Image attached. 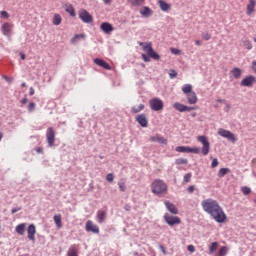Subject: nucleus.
Masks as SVG:
<instances>
[{
    "label": "nucleus",
    "instance_id": "1",
    "mask_svg": "<svg viewBox=\"0 0 256 256\" xmlns=\"http://www.w3.org/2000/svg\"><path fill=\"white\" fill-rule=\"evenodd\" d=\"M201 206L203 211L210 215L216 223H225L227 215L217 200L212 198L205 199L201 202Z\"/></svg>",
    "mask_w": 256,
    "mask_h": 256
},
{
    "label": "nucleus",
    "instance_id": "2",
    "mask_svg": "<svg viewBox=\"0 0 256 256\" xmlns=\"http://www.w3.org/2000/svg\"><path fill=\"white\" fill-rule=\"evenodd\" d=\"M151 191L156 197H165L168 191L167 183L161 179H155L151 183Z\"/></svg>",
    "mask_w": 256,
    "mask_h": 256
},
{
    "label": "nucleus",
    "instance_id": "3",
    "mask_svg": "<svg viewBox=\"0 0 256 256\" xmlns=\"http://www.w3.org/2000/svg\"><path fill=\"white\" fill-rule=\"evenodd\" d=\"M139 45L140 47H143V51H145L151 59H154V61H159V59H161V56L157 52H155V50H153L151 42H140Z\"/></svg>",
    "mask_w": 256,
    "mask_h": 256
},
{
    "label": "nucleus",
    "instance_id": "4",
    "mask_svg": "<svg viewBox=\"0 0 256 256\" xmlns=\"http://www.w3.org/2000/svg\"><path fill=\"white\" fill-rule=\"evenodd\" d=\"M198 141L202 143V149H201L202 155L204 156L209 155V152L211 151V143H209L207 136L205 135L199 136Z\"/></svg>",
    "mask_w": 256,
    "mask_h": 256
},
{
    "label": "nucleus",
    "instance_id": "5",
    "mask_svg": "<svg viewBox=\"0 0 256 256\" xmlns=\"http://www.w3.org/2000/svg\"><path fill=\"white\" fill-rule=\"evenodd\" d=\"M177 153H194V155H199L201 153V149L199 147H189V146H178L175 148Z\"/></svg>",
    "mask_w": 256,
    "mask_h": 256
},
{
    "label": "nucleus",
    "instance_id": "6",
    "mask_svg": "<svg viewBox=\"0 0 256 256\" xmlns=\"http://www.w3.org/2000/svg\"><path fill=\"white\" fill-rule=\"evenodd\" d=\"M164 221L169 225V227L181 225V218H179V216L169 215V213L164 214Z\"/></svg>",
    "mask_w": 256,
    "mask_h": 256
},
{
    "label": "nucleus",
    "instance_id": "7",
    "mask_svg": "<svg viewBox=\"0 0 256 256\" xmlns=\"http://www.w3.org/2000/svg\"><path fill=\"white\" fill-rule=\"evenodd\" d=\"M149 105L152 111H163V100L161 98H152Z\"/></svg>",
    "mask_w": 256,
    "mask_h": 256
},
{
    "label": "nucleus",
    "instance_id": "8",
    "mask_svg": "<svg viewBox=\"0 0 256 256\" xmlns=\"http://www.w3.org/2000/svg\"><path fill=\"white\" fill-rule=\"evenodd\" d=\"M218 135H220V137H224V139H228V141H231V143L237 142V137L229 130L220 129L218 131Z\"/></svg>",
    "mask_w": 256,
    "mask_h": 256
},
{
    "label": "nucleus",
    "instance_id": "9",
    "mask_svg": "<svg viewBox=\"0 0 256 256\" xmlns=\"http://www.w3.org/2000/svg\"><path fill=\"white\" fill-rule=\"evenodd\" d=\"M46 140L48 147H55V129L49 127L46 131Z\"/></svg>",
    "mask_w": 256,
    "mask_h": 256
},
{
    "label": "nucleus",
    "instance_id": "10",
    "mask_svg": "<svg viewBox=\"0 0 256 256\" xmlns=\"http://www.w3.org/2000/svg\"><path fill=\"white\" fill-rule=\"evenodd\" d=\"M79 19H81L83 23H93V16L85 9L80 10Z\"/></svg>",
    "mask_w": 256,
    "mask_h": 256
},
{
    "label": "nucleus",
    "instance_id": "11",
    "mask_svg": "<svg viewBox=\"0 0 256 256\" xmlns=\"http://www.w3.org/2000/svg\"><path fill=\"white\" fill-rule=\"evenodd\" d=\"M136 121L137 123H139L140 127L146 128L149 125V120L147 119V115L146 114H140L138 116H136Z\"/></svg>",
    "mask_w": 256,
    "mask_h": 256
},
{
    "label": "nucleus",
    "instance_id": "12",
    "mask_svg": "<svg viewBox=\"0 0 256 256\" xmlns=\"http://www.w3.org/2000/svg\"><path fill=\"white\" fill-rule=\"evenodd\" d=\"M164 205L167 211H169V213H171L172 215H177L179 213V209H177V206H175V204L171 203L170 201H164Z\"/></svg>",
    "mask_w": 256,
    "mask_h": 256
},
{
    "label": "nucleus",
    "instance_id": "13",
    "mask_svg": "<svg viewBox=\"0 0 256 256\" xmlns=\"http://www.w3.org/2000/svg\"><path fill=\"white\" fill-rule=\"evenodd\" d=\"M86 231L88 233L91 232V233H96L97 234V233H99V226L93 224V221L88 220L86 222Z\"/></svg>",
    "mask_w": 256,
    "mask_h": 256
},
{
    "label": "nucleus",
    "instance_id": "14",
    "mask_svg": "<svg viewBox=\"0 0 256 256\" xmlns=\"http://www.w3.org/2000/svg\"><path fill=\"white\" fill-rule=\"evenodd\" d=\"M253 83H255V76L253 75H250V76H247L246 78H244L240 85L241 87H251V85H253Z\"/></svg>",
    "mask_w": 256,
    "mask_h": 256
},
{
    "label": "nucleus",
    "instance_id": "15",
    "mask_svg": "<svg viewBox=\"0 0 256 256\" xmlns=\"http://www.w3.org/2000/svg\"><path fill=\"white\" fill-rule=\"evenodd\" d=\"M107 219V211L105 210H98L96 214V221L97 223H105Z\"/></svg>",
    "mask_w": 256,
    "mask_h": 256
},
{
    "label": "nucleus",
    "instance_id": "16",
    "mask_svg": "<svg viewBox=\"0 0 256 256\" xmlns=\"http://www.w3.org/2000/svg\"><path fill=\"white\" fill-rule=\"evenodd\" d=\"M28 239L29 241H35V233H37V229L35 228V224H30L27 229Z\"/></svg>",
    "mask_w": 256,
    "mask_h": 256
},
{
    "label": "nucleus",
    "instance_id": "17",
    "mask_svg": "<svg viewBox=\"0 0 256 256\" xmlns=\"http://www.w3.org/2000/svg\"><path fill=\"white\" fill-rule=\"evenodd\" d=\"M13 29V25H11L10 23H4L1 26V32L3 33V35H5L6 37H9L11 35V31Z\"/></svg>",
    "mask_w": 256,
    "mask_h": 256
},
{
    "label": "nucleus",
    "instance_id": "18",
    "mask_svg": "<svg viewBox=\"0 0 256 256\" xmlns=\"http://www.w3.org/2000/svg\"><path fill=\"white\" fill-rule=\"evenodd\" d=\"M94 63L98 65L99 67H102L103 69H106V71H111V65L109 63H106L105 60L96 58L94 59Z\"/></svg>",
    "mask_w": 256,
    "mask_h": 256
},
{
    "label": "nucleus",
    "instance_id": "19",
    "mask_svg": "<svg viewBox=\"0 0 256 256\" xmlns=\"http://www.w3.org/2000/svg\"><path fill=\"white\" fill-rule=\"evenodd\" d=\"M100 29H101V31L106 33V35H109V33H111L113 31V25H111L109 22H103L100 25Z\"/></svg>",
    "mask_w": 256,
    "mask_h": 256
},
{
    "label": "nucleus",
    "instance_id": "20",
    "mask_svg": "<svg viewBox=\"0 0 256 256\" xmlns=\"http://www.w3.org/2000/svg\"><path fill=\"white\" fill-rule=\"evenodd\" d=\"M256 0H249V4L246 6V14L253 15L255 13Z\"/></svg>",
    "mask_w": 256,
    "mask_h": 256
},
{
    "label": "nucleus",
    "instance_id": "21",
    "mask_svg": "<svg viewBox=\"0 0 256 256\" xmlns=\"http://www.w3.org/2000/svg\"><path fill=\"white\" fill-rule=\"evenodd\" d=\"M186 97L189 105H195V103H197L198 101L197 94L195 93V91L186 94Z\"/></svg>",
    "mask_w": 256,
    "mask_h": 256
},
{
    "label": "nucleus",
    "instance_id": "22",
    "mask_svg": "<svg viewBox=\"0 0 256 256\" xmlns=\"http://www.w3.org/2000/svg\"><path fill=\"white\" fill-rule=\"evenodd\" d=\"M140 15H142V17H151V15H153V10L148 6H144L140 9Z\"/></svg>",
    "mask_w": 256,
    "mask_h": 256
},
{
    "label": "nucleus",
    "instance_id": "23",
    "mask_svg": "<svg viewBox=\"0 0 256 256\" xmlns=\"http://www.w3.org/2000/svg\"><path fill=\"white\" fill-rule=\"evenodd\" d=\"M150 141H152V143H162V145H167V139H165V137L151 136Z\"/></svg>",
    "mask_w": 256,
    "mask_h": 256
},
{
    "label": "nucleus",
    "instance_id": "24",
    "mask_svg": "<svg viewBox=\"0 0 256 256\" xmlns=\"http://www.w3.org/2000/svg\"><path fill=\"white\" fill-rule=\"evenodd\" d=\"M67 256H79L77 245L73 244L69 247L67 251Z\"/></svg>",
    "mask_w": 256,
    "mask_h": 256
},
{
    "label": "nucleus",
    "instance_id": "25",
    "mask_svg": "<svg viewBox=\"0 0 256 256\" xmlns=\"http://www.w3.org/2000/svg\"><path fill=\"white\" fill-rule=\"evenodd\" d=\"M158 5H159L161 11H164V12L171 9V5L167 2H165V0H159Z\"/></svg>",
    "mask_w": 256,
    "mask_h": 256
},
{
    "label": "nucleus",
    "instance_id": "26",
    "mask_svg": "<svg viewBox=\"0 0 256 256\" xmlns=\"http://www.w3.org/2000/svg\"><path fill=\"white\" fill-rule=\"evenodd\" d=\"M25 227V223L18 224L15 228L16 233H18V235H25Z\"/></svg>",
    "mask_w": 256,
    "mask_h": 256
},
{
    "label": "nucleus",
    "instance_id": "27",
    "mask_svg": "<svg viewBox=\"0 0 256 256\" xmlns=\"http://www.w3.org/2000/svg\"><path fill=\"white\" fill-rule=\"evenodd\" d=\"M128 3H130L132 7H141L145 5V0H128Z\"/></svg>",
    "mask_w": 256,
    "mask_h": 256
},
{
    "label": "nucleus",
    "instance_id": "28",
    "mask_svg": "<svg viewBox=\"0 0 256 256\" xmlns=\"http://www.w3.org/2000/svg\"><path fill=\"white\" fill-rule=\"evenodd\" d=\"M234 79H241V68L235 67L231 70Z\"/></svg>",
    "mask_w": 256,
    "mask_h": 256
},
{
    "label": "nucleus",
    "instance_id": "29",
    "mask_svg": "<svg viewBox=\"0 0 256 256\" xmlns=\"http://www.w3.org/2000/svg\"><path fill=\"white\" fill-rule=\"evenodd\" d=\"M173 107L176 111H179V113H185V104H181L179 102H175L173 104Z\"/></svg>",
    "mask_w": 256,
    "mask_h": 256
},
{
    "label": "nucleus",
    "instance_id": "30",
    "mask_svg": "<svg viewBox=\"0 0 256 256\" xmlns=\"http://www.w3.org/2000/svg\"><path fill=\"white\" fill-rule=\"evenodd\" d=\"M143 109H145V104H140L139 106H132L131 113H134V114L141 113Z\"/></svg>",
    "mask_w": 256,
    "mask_h": 256
},
{
    "label": "nucleus",
    "instance_id": "31",
    "mask_svg": "<svg viewBox=\"0 0 256 256\" xmlns=\"http://www.w3.org/2000/svg\"><path fill=\"white\" fill-rule=\"evenodd\" d=\"M182 92L185 94V95H189V93H193V86L191 84H185L183 87H182Z\"/></svg>",
    "mask_w": 256,
    "mask_h": 256
},
{
    "label": "nucleus",
    "instance_id": "32",
    "mask_svg": "<svg viewBox=\"0 0 256 256\" xmlns=\"http://www.w3.org/2000/svg\"><path fill=\"white\" fill-rule=\"evenodd\" d=\"M217 247H219V242H212L209 246V255H213L217 251Z\"/></svg>",
    "mask_w": 256,
    "mask_h": 256
},
{
    "label": "nucleus",
    "instance_id": "33",
    "mask_svg": "<svg viewBox=\"0 0 256 256\" xmlns=\"http://www.w3.org/2000/svg\"><path fill=\"white\" fill-rule=\"evenodd\" d=\"M228 253H229V248L227 246H222L219 249L217 256H227Z\"/></svg>",
    "mask_w": 256,
    "mask_h": 256
},
{
    "label": "nucleus",
    "instance_id": "34",
    "mask_svg": "<svg viewBox=\"0 0 256 256\" xmlns=\"http://www.w3.org/2000/svg\"><path fill=\"white\" fill-rule=\"evenodd\" d=\"M54 223L58 228L63 227V222H61V215H54Z\"/></svg>",
    "mask_w": 256,
    "mask_h": 256
},
{
    "label": "nucleus",
    "instance_id": "35",
    "mask_svg": "<svg viewBox=\"0 0 256 256\" xmlns=\"http://www.w3.org/2000/svg\"><path fill=\"white\" fill-rule=\"evenodd\" d=\"M79 39H85V34H76L74 37H72L71 43L75 45V43H79Z\"/></svg>",
    "mask_w": 256,
    "mask_h": 256
},
{
    "label": "nucleus",
    "instance_id": "36",
    "mask_svg": "<svg viewBox=\"0 0 256 256\" xmlns=\"http://www.w3.org/2000/svg\"><path fill=\"white\" fill-rule=\"evenodd\" d=\"M229 168H221L219 171H218V177L221 179L223 177H225L227 175V173H229Z\"/></svg>",
    "mask_w": 256,
    "mask_h": 256
},
{
    "label": "nucleus",
    "instance_id": "37",
    "mask_svg": "<svg viewBox=\"0 0 256 256\" xmlns=\"http://www.w3.org/2000/svg\"><path fill=\"white\" fill-rule=\"evenodd\" d=\"M61 21H63L61 15L55 14L53 17V25H61Z\"/></svg>",
    "mask_w": 256,
    "mask_h": 256
},
{
    "label": "nucleus",
    "instance_id": "38",
    "mask_svg": "<svg viewBox=\"0 0 256 256\" xmlns=\"http://www.w3.org/2000/svg\"><path fill=\"white\" fill-rule=\"evenodd\" d=\"M118 187H119V189H120V191L122 193H125L127 191V186L125 185V181L124 180H120L118 182Z\"/></svg>",
    "mask_w": 256,
    "mask_h": 256
},
{
    "label": "nucleus",
    "instance_id": "39",
    "mask_svg": "<svg viewBox=\"0 0 256 256\" xmlns=\"http://www.w3.org/2000/svg\"><path fill=\"white\" fill-rule=\"evenodd\" d=\"M187 163H189V160H187V158H177L175 160L176 165H187Z\"/></svg>",
    "mask_w": 256,
    "mask_h": 256
},
{
    "label": "nucleus",
    "instance_id": "40",
    "mask_svg": "<svg viewBox=\"0 0 256 256\" xmlns=\"http://www.w3.org/2000/svg\"><path fill=\"white\" fill-rule=\"evenodd\" d=\"M243 45L248 51H251V49H253V44H251V41L249 40H244Z\"/></svg>",
    "mask_w": 256,
    "mask_h": 256
},
{
    "label": "nucleus",
    "instance_id": "41",
    "mask_svg": "<svg viewBox=\"0 0 256 256\" xmlns=\"http://www.w3.org/2000/svg\"><path fill=\"white\" fill-rule=\"evenodd\" d=\"M66 13H69V15L71 16V17H75V8H73V6L72 5H70L67 9H66Z\"/></svg>",
    "mask_w": 256,
    "mask_h": 256
},
{
    "label": "nucleus",
    "instance_id": "42",
    "mask_svg": "<svg viewBox=\"0 0 256 256\" xmlns=\"http://www.w3.org/2000/svg\"><path fill=\"white\" fill-rule=\"evenodd\" d=\"M241 191L243 195H249L251 193V188H249L248 186H244L241 188Z\"/></svg>",
    "mask_w": 256,
    "mask_h": 256
},
{
    "label": "nucleus",
    "instance_id": "43",
    "mask_svg": "<svg viewBox=\"0 0 256 256\" xmlns=\"http://www.w3.org/2000/svg\"><path fill=\"white\" fill-rule=\"evenodd\" d=\"M168 74L170 79H175V77H177V71L175 69H170Z\"/></svg>",
    "mask_w": 256,
    "mask_h": 256
},
{
    "label": "nucleus",
    "instance_id": "44",
    "mask_svg": "<svg viewBox=\"0 0 256 256\" xmlns=\"http://www.w3.org/2000/svg\"><path fill=\"white\" fill-rule=\"evenodd\" d=\"M113 179H115V176H113V173H109L106 175V180L108 183H113Z\"/></svg>",
    "mask_w": 256,
    "mask_h": 256
},
{
    "label": "nucleus",
    "instance_id": "45",
    "mask_svg": "<svg viewBox=\"0 0 256 256\" xmlns=\"http://www.w3.org/2000/svg\"><path fill=\"white\" fill-rule=\"evenodd\" d=\"M0 17H1L2 19H9V13L4 10V11H2V12L0 13Z\"/></svg>",
    "mask_w": 256,
    "mask_h": 256
},
{
    "label": "nucleus",
    "instance_id": "46",
    "mask_svg": "<svg viewBox=\"0 0 256 256\" xmlns=\"http://www.w3.org/2000/svg\"><path fill=\"white\" fill-rule=\"evenodd\" d=\"M219 165V160L217 158H214L211 163L212 169H215Z\"/></svg>",
    "mask_w": 256,
    "mask_h": 256
},
{
    "label": "nucleus",
    "instance_id": "47",
    "mask_svg": "<svg viewBox=\"0 0 256 256\" xmlns=\"http://www.w3.org/2000/svg\"><path fill=\"white\" fill-rule=\"evenodd\" d=\"M28 111L31 113L33 111H35V103L34 102H30L28 105Z\"/></svg>",
    "mask_w": 256,
    "mask_h": 256
},
{
    "label": "nucleus",
    "instance_id": "48",
    "mask_svg": "<svg viewBox=\"0 0 256 256\" xmlns=\"http://www.w3.org/2000/svg\"><path fill=\"white\" fill-rule=\"evenodd\" d=\"M189 181H191V173L184 175V183H189Z\"/></svg>",
    "mask_w": 256,
    "mask_h": 256
},
{
    "label": "nucleus",
    "instance_id": "49",
    "mask_svg": "<svg viewBox=\"0 0 256 256\" xmlns=\"http://www.w3.org/2000/svg\"><path fill=\"white\" fill-rule=\"evenodd\" d=\"M202 38L204 39V41H209V39H211V34L205 32L202 34Z\"/></svg>",
    "mask_w": 256,
    "mask_h": 256
},
{
    "label": "nucleus",
    "instance_id": "50",
    "mask_svg": "<svg viewBox=\"0 0 256 256\" xmlns=\"http://www.w3.org/2000/svg\"><path fill=\"white\" fill-rule=\"evenodd\" d=\"M142 59L145 61V63H149V61H151V57L147 56L146 54H142Z\"/></svg>",
    "mask_w": 256,
    "mask_h": 256
},
{
    "label": "nucleus",
    "instance_id": "51",
    "mask_svg": "<svg viewBox=\"0 0 256 256\" xmlns=\"http://www.w3.org/2000/svg\"><path fill=\"white\" fill-rule=\"evenodd\" d=\"M193 110H195V107H191V106H187V105H185L184 106V113L187 111V112H191V111H193Z\"/></svg>",
    "mask_w": 256,
    "mask_h": 256
},
{
    "label": "nucleus",
    "instance_id": "52",
    "mask_svg": "<svg viewBox=\"0 0 256 256\" xmlns=\"http://www.w3.org/2000/svg\"><path fill=\"white\" fill-rule=\"evenodd\" d=\"M171 53H173V55H179V53H181V50H179L177 48H172Z\"/></svg>",
    "mask_w": 256,
    "mask_h": 256
},
{
    "label": "nucleus",
    "instance_id": "53",
    "mask_svg": "<svg viewBox=\"0 0 256 256\" xmlns=\"http://www.w3.org/2000/svg\"><path fill=\"white\" fill-rule=\"evenodd\" d=\"M18 211H21V207H16L11 209L12 215H15V213H18Z\"/></svg>",
    "mask_w": 256,
    "mask_h": 256
},
{
    "label": "nucleus",
    "instance_id": "54",
    "mask_svg": "<svg viewBox=\"0 0 256 256\" xmlns=\"http://www.w3.org/2000/svg\"><path fill=\"white\" fill-rule=\"evenodd\" d=\"M187 249H188V251H190V253H195V246L188 245Z\"/></svg>",
    "mask_w": 256,
    "mask_h": 256
},
{
    "label": "nucleus",
    "instance_id": "55",
    "mask_svg": "<svg viewBox=\"0 0 256 256\" xmlns=\"http://www.w3.org/2000/svg\"><path fill=\"white\" fill-rule=\"evenodd\" d=\"M193 191H195V186H193V185L189 186L187 189V192L191 194V193H193Z\"/></svg>",
    "mask_w": 256,
    "mask_h": 256
},
{
    "label": "nucleus",
    "instance_id": "56",
    "mask_svg": "<svg viewBox=\"0 0 256 256\" xmlns=\"http://www.w3.org/2000/svg\"><path fill=\"white\" fill-rule=\"evenodd\" d=\"M29 95H31V96L35 95V89L33 87H30Z\"/></svg>",
    "mask_w": 256,
    "mask_h": 256
},
{
    "label": "nucleus",
    "instance_id": "57",
    "mask_svg": "<svg viewBox=\"0 0 256 256\" xmlns=\"http://www.w3.org/2000/svg\"><path fill=\"white\" fill-rule=\"evenodd\" d=\"M217 103H227L225 99L218 98L216 99Z\"/></svg>",
    "mask_w": 256,
    "mask_h": 256
},
{
    "label": "nucleus",
    "instance_id": "58",
    "mask_svg": "<svg viewBox=\"0 0 256 256\" xmlns=\"http://www.w3.org/2000/svg\"><path fill=\"white\" fill-rule=\"evenodd\" d=\"M5 81H7L8 83H11V81H13V78L4 76Z\"/></svg>",
    "mask_w": 256,
    "mask_h": 256
},
{
    "label": "nucleus",
    "instance_id": "59",
    "mask_svg": "<svg viewBox=\"0 0 256 256\" xmlns=\"http://www.w3.org/2000/svg\"><path fill=\"white\" fill-rule=\"evenodd\" d=\"M21 103H22V105H27V97H24V98L21 100Z\"/></svg>",
    "mask_w": 256,
    "mask_h": 256
},
{
    "label": "nucleus",
    "instance_id": "60",
    "mask_svg": "<svg viewBox=\"0 0 256 256\" xmlns=\"http://www.w3.org/2000/svg\"><path fill=\"white\" fill-rule=\"evenodd\" d=\"M252 69L253 71H256V60L252 62Z\"/></svg>",
    "mask_w": 256,
    "mask_h": 256
},
{
    "label": "nucleus",
    "instance_id": "61",
    "mask_svg": "<svg viewBox=\"0 0 256 256\" xmlns=\"http://www.w3.org/2000/svg\"><path fill=\"white\" fill-rule=\"evenodd\" d=\"M195 45L201 46V45H203V42H201V40H196Z\"/></svg>",
    "mask_w": 256,
    "mask_h": 256
},
{
    "label": "nucleus",
    "instance_id": "62",
    "mask_svg": "<svg viewBox=\"0 0 256 256\" xmlns=\"http://www.w3.org/2000/svg\"><path fill=\"white\" fill-rule=\"evenodd\" d=\"M36 152L37 153H43V148H41V147L36 148Z\"/></svg>",
    "mask_w": 256,
    "mask_h": 256
},
{
    "label": "nucleus",
    "instance_id": "63",
    "mask_svg": "<svg viewBox=\"0 0 256 256\" xmlns=\"http://www.w3.org/2000/svg\"><path fill=\"white\" fill-rule=\"evenodd\" d=\"M20 57H21L22 61H25V59H26V56H25V54H23V53H20Z\"/></svg>",
    "mask_w": 256,
    "mask_h": 256
},
{
    "label": "nucleus",
    "instance_id": "64",
    "mask_svg": "<svg viewBox=\"0 0 256 256\" xmlns=\"http://www.w3.org/2000/svg\"><path fill=\"white\" fill-rule=\"evenodd\" d=\"M106 5H109L111 3V0H103Z\"/></svg>",
    "mask_w": 256,
    "mask_h": 256
}]
</instances>
